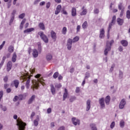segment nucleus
<instances>
[{
    "label": "nucleus",
    "instance_id": "6e6d98bb",
    "mask_svg": "<svg viewBox=\"0 0 130 130\" xmlns=\"http://www.w3.org/2000/svg\"><path fill=\"white\" fill-rule=\"evenodd\" d=\"M3 95H4V91H0V102L2 100V98H3Z\"/></svg>",
    "mask_w": 130,
    "mask_h": 130
},
{
    "label": "nucleus",
    "instance_id": "a18cd8bd",
    "mask_svg": "<svg viewBox=\"0 0 130 130\" xmlns=\"http://www.w3.org/2000/svg\"><path fill=\"white\" fill-rule=\"evenodd\" d=\"M41 44L40 43H38V51L39 52L41 53Z\"/></svg>",
    "mask_w": 130,
    "mask_h": 130
},
{
    "label": "nucleus",
    "instance_id": "c03bdc74",
    "mask_svg": "<svg viewBox=\"0 0 130 130\" xmlns=\"http://www.w3.org/2000/svg\"><path fill=\"white\" fill-rule=\"evenodd\" d=\"M126 18L127 19H130V11L129 10H127L126 11Z\"/></svg>",
    "mask_w": 130,
    "mask_h": 130
},
{
    "label": "nucleus",
    "instance_id": "13d9d810",
    "mask_svg": "<svg viewBox=\"0 0 130 130\" xmlns=\"http://www.w3.org/2000/svg\"><path fill=\"white\" fill-rule=\"evenodd\" d=\"M50 2H48L47 4H46V9H49V8H50Z\"/></svg>",
    "mask_w": 130,
    "mask_h": 130
},
{
    "label": "nucleus",
    "instance_id": "a19ab883",
    "mask_svg": "<svg viewBox=\"0 0 130 130\" xmlns=\"http://www.w3.org/2000/svg\"><path fill=\"white\" fill-rule=\"evenodd\" d=\"M119 77L121 79H122L123 77V73L121 71H119Z\"/></svg>",
    "mask_w": 130,
    "mask_h": 130
},
{
    "label": "nucleus",
    "instance_id": "4468645a",
    "mask_svg": "<svg viewBox=\"0 0 130 130\" xmlns=\"http://www.w3.org/2000/svg\"><path fill=\"white\" fill-rule=\"evenodd\" d=\"M51 37L54 42L56 41V33H55V32H54L53 30L51 31Z\"/></svg>",
    "mask_w": 130,
    "mask_h": 130
},
{
    "label": "nucleus",
    "instance_id": "49530a36",
    "mask_svg": "<svg viewBox=\"0 0 130 130\" xmlns=\"http://www.w3.org/2000/svg\"><path fill=\"white\" fill-rule=\"evenodd\" d=\"M57 77H58V72H56L53 75V78H54V79H56Z\"/></svg>",
    "mask_w": 130,
    "mask_h": 130
},
{
    "label": "nucleus",
    "instance_id": "aec40b11",
    "mask_svg": "<svg viewBox=\"0 0 130 130\" xmlns=\"http://www.w3.org/2000/svg\"><path fill=\"white\" fill-rule=\"evenodd\" d=\"M82 10H83L82 12L80 13L81 16H84L87 14V9H85V6H83Z\"/></svg>",
    "mask_w": 130,
    "mask_h": 130
},
{
    "label": "nucleus",
    "instance_id": "a878e982",
    "mask_svg": "<svg viewBox=\"0 0 130 130\" xmlns=\"http://www.w3.org/2000/svg\"><path fill=\"white\" fill-rule=\"evenodd\" d=\"M121 44L124 47H126V46H127L128 44V43H127V41H126V40H122L121 41Z\"/></svg>",
    "mask_w": 130,
    "mask_h": 130
},
{
    "label": "nucleus",
    "instance_id": "0eeeda50",
    "mask_svg": "<svg viewBox=\"0 0 130 130\" xmlns=\"http://www.w3.org/2000/svg\"><path fill=\"white\" fill-rule=\"evenodd\" d=\"M72 45H73V39H69L67 40V49H68V50H71Z\"/></svg>",
    "mask_w": 130,
    "mask_h": 130
},
{
    "label": "nucleus",
    "instance_id": "ddd939ff",
    "mask_svg": "<svg viewBox=\"0 0 130 130\" xmlns=\"http://www.w3.org/2000/svg\"><path fill=\"white\" fill-rule=\"evenodd\" d=\"M60 11H61V5H58L56 8L55 14L58 15L60 13Z\"/></svg>",
    "mask_w": 130,
    "mask_h": 130
},
{
    "label": "nucleus",
    "instance_id": "09e8293b",
    "mask_svg": "<svg viewBox=\"0 0 130 130\" xmlns=\"http://www.w3.org/2000/svg\"><path fill=\"white\" fill-rule=\"evenodd\" d=\"M61 13H63L64 15H68V12L64 10V8H63L61 10Z\"/></svg>",
    "mask_w": 130,
    "mask_h": 130
},
{
    "label": "nucleus",
    "instance_id": "dca6fc26",
    "mask_svg": "<svg viewBox=\"0 0 130 130\" xmlns=\"http://www.w3.org/2000/svg\"><path fill=\"white\" fill-rule=\"evenodd\" d=\"M36 96L35 95H32L31 97L28 101V104H32L33 103V101L35 100Z\"/></svg>",
    "mask_w": 130,
    "mask_h": 130
},
{
    "label": "nucleus",
    "instance_id": "b1692460",
    "mask_svg": "<svg viewBox=\"0 0 130 130\" xmlns=\"http://www.w3.org/2000/svg\"><path fill=\"white\" fill-rule=\"evenodd\" d=\"M25 23H26V19H23L20 23V30H22V29H23V27H24V24H25Z\"/></svg>",
    "mask_w": 130,
    "mask_h": 130
},
{
    "label": "nucleus",
    "instance_id": "864d4df0",
    "mask_svg": "<svg viewBox=\"0 0 130 130\" xmlns=\"http://www.w3.org/2000/svg\"><path fill=\"white\" fill-rule=\"evenodd\" d=\"M55 88H57L58 89H59V88H61V84H56L55 85Z\"/></svg>",
    "mask_w": 130,
    "mask_h": 130
},
{
    "label": "nucleus",
    "instance_id": "f3484780",
    "mask_svg": "<svg viewBox=\"0 0 130 130\" xmlns=\"http://www.w3.org/2000/svg\"><path fill=\"white\" fill-rule=\"evenodd\" d=\"M72 17H76L77 16V9L75 7L72 9Z\"/></svg>",
    "mask_w": 130,
    "mask_h": 130
},
{
    "label": "nucleus",
    "instance_id": "9b49d317",
    "mask_svg": "<svg viewBox=\"0 0 130 130\" xmlns=\"http://www.w3.org/2000/svg\"><path fill=\"white\" fill-rule=\"evenodd\" d=\"M12 67H13V63H12V61H9L7 65V72H9L11 71V70H12Z\"/></svg>",
    "mask_w": 130,
    "mask_h": 130
},
{
    "label": "nucleus",
    "instance_id": "7c9ffc66",
    "mask_svg": "<svg viewBox=\"0 0 130 130\" xmlns=\"http://www.w3.org/2000/svg\"><path fill=\"white\" fill-rule=\"evenodd\" d=\"M90 126L92 130H98L95 124H90Z\"/></svg>",
    "mask_w": 130,
    "mask_h": 130
},
{
    "label": "nucleus",
    "instance_id": "473e14b6",
    "mask_svg": "<svg viewBox=\"0 0 130 130\" xmlns=\"http://www.w3.org/2000/svg\"><path fill=\"white\" fill-rule=\"evenodd\" d=\"M39 26L42 30H45V26H44V24H43V23H40L39 24Z\"/></svg>",
    "mask_w": 130,
    "mask_h": 130
},
{
    "label": "nucleus",
    "instance_id": "a211bd4d",
    "mask_svg": "<svg viewBox=\"0 0 130 130\" xmlns=\"http://www.w3.org/2000/svg\"><path fill=\"white\" fill-rule=\"evenodd\" d=\"M105 102L106 105H109V103H110V96L108 95L106 97Z\"/></svg>",
    "mask_w": 130,
    "mask_h": 130
},
{
    "label": "nucleus",
    "instance_id": "2f4dec72",
    "mask_svg": "<svg viewBox=\"0 0 130 130\" xmlns=\"http://www.w3.org/2000/svg\"><path fill=\"white\" fill-rule=\"evenodd\" d=\"M124 124H125V122L123 120H121V121H120V127H121L122 128H123V127H124Z\"/></svg>",
    "mask_w": 130,
    "mask_h": 130
},
{
    "label": "nucleus",
    "instance_id": "412c9836",
    "mask_svg": "<svg viewBox=\"0 0 130 130\" xmlns=\"http://www.w3.org/2000/svg\"><path fill=\"white\" fill-rule=\"evenodd\" d=\"M32 56L34 57H37L38 56V51L36 49L32 50Z\"/></svg>",
    "mask_w": 130,
    "mask_h": 130
},
{
    "label": "nucleus",
    "instance_id": "37998d69",
    "mask_svg": "<svg viewBox=\"0 0 130 130\" xmlns=\"http://www.w3.org/2000/svg\"><path fill=\"white\" fill-rule=\"evenodd\" d=\"M76 99V96H71L70 99V102H74V101H75Z\"/></svg>",
    "mask_w": 130,
    "mask_h": 130
},
{
    "label": "nucleus",
    "instance_id": "603ef678",
    "mask_svg": "<svg viewBox=\"0 0 130 130\" xmlns=\"http://www.w3.org/2000/svg\"><path fill=\"white\" fill-rule=\"evenodd\" d=\"M25 17V13H22L19 16V19H23Z\"/></svg>",
    "mask_w": 130,
    "mask_h": 130
},
{
    "label": "nucleus",
    "instance_id": "4d7b16f0",
    "mask_svg": "<svg viewBox=\"0 0 130 130\" xmlns=\"http://www.w3.org/2000/svg\"><path fill=\"white\" fill-rule=\"evenodd\" d=\"M90 77V73L87 72L85 74V80H86V79H88V78H89Z\"/></svg>",
    "mask_w": 130,
    "mask_h": 130
},
{
    "label": "nucleus",
    "instance_id": "1a4fd4ad",
    "mask_svg": "<svg viewBox=\"0 0 130 130\" xmlns=\"http://www.w3.org/2000/svg\"><path fill=\"white\" fill-rule=\"evenodd\" d=\"M126 103V102H125V100H124V99H122L119 105L120 109H123Z\"/></svg>",
    "mask_w": 130,
    "mask_h": 130
},
{
    "label": "nucleus",
    "instance_id": "f257e3e1",
    "mask_svg": "<svg viewBox=\"0 0 130 130\" xmlns=\"http://www.w3.org/2000/svg\"><path fill=\"white\" fill-rule=\"evenodd\" d=\"M116 20V16L114 15L112 17V21L111 23L109 24V27L108 28V39H109V32L110 31V29H111L112 26L115 24V21Z\"/></svg>",
    "mask_w": 130,
    "mask_h": 130
},
{
    "label": "nucleus",
    "instance_id": "4be33fe9",
    "mask_svg": "<svg viewBox=\"0 0 130 130\" xmlns=\"http://www.w3.org/2000/svg\"><path fill=\"white\" fill-rule=\"evenodd\" d=\"M50 87H51V92L52 95L55 94V88H54V86L53 85V84H51Z\"/></svg>",
    "mask_w": 130,
    "mask_h": 130
},
{
    "label": "nucleus",
    "instance_id": "8fccbe9b",
    "mask_svg": "<svg viewBox=\"0 0 130 130\" xmlns=\"http://www.w3.org/2000/svg\"><path fill=\"white\" fill-rule=\"evenodd\" d=\"M114 67H115V64H113L111 66V69H110V73H112L113 71V69H114Z\"/></svg>",
    "mask_w": 130,
    "mask_h": 130
},
{
    "label": "nucleus",
    "instance_id": "f8f14e48",
    "mask_svg": "<svg viewBox=\"0 0 130 130\" xmlns=\"http://www.w3.org/2000/svg\"><path fill=\"white\" fill-rule=\"evenodd\" d=\"M91 108V100H88L86 101V111H89Z\"/></svg>",
    "mask_w": 130,
    "mask_h": 130
},
{
    "label": "nucleus",
    "instance_id": "bb28decb",
    "mask_svg": "<svg viewBox=\"0 0 130 130\" xmlns=\"http://www.w3.org/2000/svg\"><path fill=\"white\" fill-rule=\"evenodd\" d=\"M16 60H17V54L16 53H14L12 58V61L13 62H16Z\"/></svg>",
    "mask_w": 130,
    "mask_h": 130
},
{
    "label": "nucleus",
    "instance_id": "c9c22d12",
    "mask_svg": "<svg viewBox=\"0 0 130 130\" xmlns=\"http://www.w3.org/2000/svg\"><path fill=\"white\" fill-rule=\"evenodd\" d=\"M26 96H27V93H24V94H20L19 95V100H23V98L26 97Z\"/></svg>",
    "mask_w": 130,
    "mask_h": 130
},
{
    "label": "nucleus",
    "instance_id": "79ce46f5",
    "mask_svg": "<svg viewBox=\"0 0 130 130\" xmlns=\"http://www.w3.org/2000/svg\"><path fill=\"white\" fill-rule=\"evenodd\" d=\"M0 107L2 108L3 111H7V107L3 106V105H0Z\"/></svg>",
    "mask_w": 130,
    "mask_h": 130
},
{
    "label": "nucleus",
    "instance_id": "7ed1b4c3",
    "mask_svg": "<svg viewBox=\"0 0 130 130\" xmlns=\"http://www.w3.org/2000/svg\"><path fill=\"white\" fill-rule=\"evenodd\" d=\"M17 125L18 126L19 130H24L26 126V123L21 120H17Z\"/></svg>",
    "mask_w": 130,
    "mask_h": 130
},
{
    "label": "nucleus",
    "instance_id": "2eb2a0df",
    "mask_svg": "<svg viewBox=\"0 0 130 130\" xmlns=\"http://www.w3.org/2000/svg\"><path fill=\"white\" fill-rule=\"evenodd\" d=\"M105 37V31L104 28H102L100 30V38H104Z\"/></svg>",
    "mask_w": 130,
    "mask_h": 130
},
{
    "label": "nucleus",
    "instance_id": "5701e85b",
    "mask_svg": "<svg viewBox=\"0 0 130 130\" xmlns=\"http://www.w3.org/2000/svg\"><path fill=\"white\" fill-rule=\"evenodd\" d=\"M67 97H68V89H67V88H65L64 92L63 95V101H64V100H66Z\"/></svg>",
    "mask_w": 130,
    "mask_h": 130
},
{
    "label": "nucleus",
    "instance_id": "69168bd1",
    "mask_svg": "<svg viewBox=\"0 0 130 130\" xmlns=\"http://www.w3.org/2000/svg\"><path fill=\"white\" fill-rule=\"evenodd\" d=\"M94 14H99V10L98 9H94Z\"/></svg>",
    "mask_w": 130,
    "mask_h": 130
},
{
    "label": "nucleus",
    "instance_id": "e433bc0d",
    "mask_svg": "<svg viewBox=\"0 0 130 130\" xmlns=\"http://www.w3.org/2000/svg\"><path fill=\"white\" fill-rule=\"evenodd\" d=\"M67 29L66 27H63L62 29V33L63 35H66L67 34Z\"/></svg>",
    "mask_w": 130,
    "mask_h": 130
},
{
    "label": "nucleus",
    "instance_id": "e2e57ef3",
    "mask_svg": "<svg viewBox=\"0 0 130 130\" xmlns=\"http://www.w3.org/2000/svg\"><path fill=\"white\" fill-rule=\"evenodd\" d=\"M75 92L76 93H79L80 92V87H76Z\"/></svg>",
    "mask_w": 130,
    "mask_h": 130
},
{
    "label": "nucleus",
    "instance_id": "423d86ee",
    "mask_svg": "<svg viewBox=\"0 0 130 130\" xmlns=\"http://www.w3.org/2000/svg\"><path fill=\"white\" fill-rule=\"evenodd\" d=\"M44 81V80L42 78L38 79L37 81L35 82V88L36 89H38V87H39V83L42 84V85H43V84H44V82H43Z\"/></svg>",
    "mask_w": 130,
    "mask_h": 130
},
{
    "label": "nucleus",
    "instance_id": "39448f33",
    "mask_svg": "<svg viewBox=\"0 0 130 130\" xmlns=\"http://www.w3.org/2000/svg\"><path fill=\"white\" fill-rule=\"evenodd\" d=\"M23 80L26 81L25 84V87L26 89H29L30 88V82H31V77L29 75H26L23 78Z\"/></svg>",
    "mask_w": 130,
    "mask_h": 130
},
{
    "label": "nucleus",
    "instance_id": "9d476101",
    "mask_svg": "<svg viewBox=\"0 0 130 130\" xmlns=\"http://www.w3.org/2000/svg\"><path fill=\"white\" fill-rule=\"evenodd\" d=\"M99 103L101 105L102 109L105 108V103H104V98H102L99 100Z\"/></svg>",
    "mask_w": 130,
    "mask_h": 130
},
{
    "label": "nucleus",
    "instance_id": "c85d7f7f",
    "mask_svg": "<svg viewBox=\"0 0 130 130\" xmlns=\"http://www.w3.org/2000/svg\"><path fill=\"white\" fill-rule=\"evenodd\" d=\"M14 46H10L9 48H8V51L9 52H10V53H12V52H14Z\"/></svg>",
    "mask_w": 130,
    "mask_h": 130
},
{
    "label": "nucleus",
    "instance_id": "bf43d9fd",
    "mask_svg": "<svg viewBox=\"0 0 130 130\" xmlns=\"http://www.w3.org/2000/svg\"><path fill=\"white\" fill-rule=\"evenodd\" d=\"M8 80H9V77H8V76H5L4 78L5 83H7V82H8Z\"/></svg>",
    "mask_w": 130,
    "mask_h": 130
},
{
    "label": "nucleus",
    "instance_id": "0e129e2a",
    "mask_svg": "<svg viewBox=\"0 0 130 130\" xmlns=\"http://www.w3.org/2000/svg\"><path fill=\"white\" fill-rule=\"evenodd\" d=\"M124 11V10H123V9H122V10H121L120 14V17H122V16H123V12Z\"/></svg>",
    "mask_w": 130,
    "mask_h": 130
},
{
    "label": "nucleus",
    "instance_id": "680f3d73",
    "mask_svg": "<svg viewBox=\"0 0 130 130\" xmlns=\"http://www.w3.org/2000/svg\"><path fill=\"white\" fill-rule=\"evenodd\" d=\"M41 0H35L34 3V5H37L38 4V3H40V2Z\"/></svg>",
    "mask_w": 130,
    "mask_h": 130
},
{
    "label": "nucleus",
    "instance_id": "3c124183",
    "mask_svg": "<svg viewBox=\"0 0 130 130\" xmlns=\"http://www.w3.org/2000/svg\"><path fill=\"white\" fill-rule=\"evenodd\" d=\"M115 126V122L114 121H113L110 125L111 128H113L114 126Z\"/></svg>",
    "mask_w": 130,
    "mask_h": 130
},
{
    "label": "nucleus",
    "instance_id": "20e7f679",
    "mask_svg": "<svg viewBox=\"0 0 130 130\" xmlns=\"http://www.w3.org/2000/svg\"><path fill=\"white\" fill-rule=\"evenodd\" d=\"M38 35L40 36L42 40L45 42V43H48V38L43 31H40L38 32Z\"/></svg>",
    "mask_w": 130,
    "mask_h": 130
},
{
    "label": "nucleus",
    "instance_id": "6e6552de",
    "mask_svg": "<svg viewBox=\"0 0 130 130\" xmlns=\"http://www.w3.org/2000/svg\"><path fill=\"white\" fill-rule=\"evenodd\" d=\"M72 121L74 125H80V124L81 123L80 120L76 117L72 118Z\"/></svg>",
    "mask_w": 130,
    "mask_h": 130
},
{
    "label": "nucleus",
    "instance_id": "72a5a7b5",
    "mask_svg": "<svg viewBox=\"0 0 130 130\" xmlns=\"http://www.w3.org/2000/svg\"><path fill=\"white\" fill-rule=\"evenodd\" d=\"M88 27V22L87 21H85L82 24V28L83 29H86Z\"/></svg>",
    "mask_w": 130,
    "mask_h": 130
},
{
    "label": "nucleus",
    "instance_id": "c756f323",
    "mask_svg": "<svg viewBox=\"0 0 130 130\" xmlns=\"http://www.w3.org/2000/svg\"><path fill=\"white\" fill-rule=\"evenodd\" d=\"M47 60H51L52 59V55L51 54H48L46 56Z\"/></svg>",
    "mask_w": 130,
    "mask_h": 130
},
{
    "label": "nucleus",
    "instance_id": "338daca9",
    "mask_svg": "<svg viewBox=\"0 0 130 130\" xmlns=\"http://www.w3.org/2000/svg\"><path fill=\"white\" fill-rule=\"evenodd\" d=\"M9 86H10V84H7V83L5 84H4V88H5V89L8 88V87H9Z\"/></svg>",
    "mask_w": 130,
    "mask_h": 130
},
{
    "label": "nucleus",
    "instance_id": "774afa93",
    "mask_svg": "<svg viewBox=\"0 0 130 130\" xmlns=\"http://www.w3.org/2000/svg\"><path fill=\"white\" fill-rule=\"evenodd\" d=\"M47 113H51V108H49L47 110Z\"/></svg>",
    "mask_w": 130,
    "mask_h": 130
},
{
    "label": "nucleus",
    "instance_id": "ea45409f",
    "mask_svg": "<svg viewBox=\"0 0 130 130\" xmlns=\"http://www.w3.org/2000/svg\"><path fill=\"white\" fill-rule=\"evenodd\" d=\"M14 20H15V16H12L11 17L10 20V22H9V24L11 25V24H12V23H13V22H14Z\"/></svg>",
    "mask_w": 130,
    "mask_h": 130
},
{
    "label": "nucleus",
    "instance_id": "052dcab7",
    "mask_svg": "<svg viewBox=\"0 0 130 130\" xmlns=\"http://www.w3.org/2000/svg\"><path fill=\"white\" fill-rule=\"evenodd\" d=\"M58 130H66V127L64 126H61L59 127Z\"/></svg>",
    "mask_w": 130,
    "mask_h": 130
},
{
    "label": "nucleus",
    "instance_id": "5fc2aeb1",
    "mask_svg": "<svg viewBox=\"0 0 130 130\" xmlns=\"http://www.w3.org/2000/svg\"><path fill=\"white\" fill-rule=\"evenodd\" d=\"M18 100H19V97L16 95L13 99V101L14 102H17V101H18Z\"/></svg>",
    "mask_w": 130,
    "mask_h": 130
},
{
    "label": "nucleus",
    "instance_id": "393cba45",
    "mask_svg": "<svg viewBox=\"0 0 130 130\" xmlns=\"http://www.w3.org/2000/svg\"><path fill=\"white\" fill-rule=\"evenodd\" d=\"M34 28H29L24 30L23 32L24 33H30V32L34 31Z\"/></svg>",
    "mask_w": 130,
    "mask_h": 130
},
{
    "label": "nucleus",
    "instance_id": "f03ea898",
    "mask_svg": "<svg viewBox=\"0 0 130 130\" xmlns=\"http://www.w3.org/2000/svg\"><path fill=\"white\" fill-rule=\"evenodd\" d=\"M114 43V41L111 40L110 42H107V45L106 49L105 50V55H107L108 53V51H110V49H111V45Z\"/></svg>",
    "mask_w": 130,
    "mask_h": 130
},
{
    "label": "nucleus",
    "instance_id": "6ab92c4d",
    "mask_svg": "<svg viewBox=\"0 0 130 130\" xmlns=\"http://www.w3.org/2000/svg\"><path fill=\"white\" fill-rule=\"evenodd\" d=\"M124 20L122 19H121L120 18H118L117 19V22L118 25L120 26H121L123 24Z\"/></svg>",
    "mask_w": 130,
    "mask_h": 130
},
{
    "label": "nucleus",
    "instance_id": "58836bf2",
    "mask_svg": "<svg viewBox=\"0 0 130 130\" xmlns=\"http://www.w3.org/2000/svg\"><path fill=\"white\" fill-rule=\"evenodd\" d=\"M38 119H36L34 121V124L35 126H37L38 125V124H39L38 121H39V120H38Z\"/></svg>",
    "mask_w": 130,
    "mask_h": 130
},
{
    "label": "nucleus",
    "instance_id": "de8ad7c7",
    "mask_svg": "<svg viewBox=\"0 0 130 130\" xmlns=\"http://www.w3.org/2000/svg\"><path fill=\"white\" fill-rule=\"evenodd\" d=\"M5 44H6V41H3L2 45L0 46V50H2V49H3V48L5 46Z\"/></svg>",
    "mask_w": 130,
    "mask_h": 130
},
{
    "label": "nucleus",
    "instance_id": "f704fd0d",
    "mask_svg": "<svg viewBox=\"0 0 130 130\" xmlns=\"http://www.w3.org/2000/svg\"><path fill=\"white\" fill-rule=\"evenodd\" d=\"M118 9L120 10H124V7H123V6L122 5V3H119L118 5Z\"/></svg>",
    "mask_w": 130,
    "mask_h": 130
},
{
    "label": "nucleus",
    "instance_id": "4c0bfd02",
    "mask_svg": "<svg viewBox=\"0 0 130 130\" xmlns=\"http://www.w3.org/2000/svg\"><path fill=\"white\" fill-rule=\"evenodd\" d=\"M80 39V38H79V37H75L73 40V43H75L76 42H78V41H79V40Z\"/></svg>",
    "mask_w": 130,
    "mask_h": 130
},
{
    "label": "nucleus",
    "instance_id": "cd10ccee",
    "mask_svg": "<svg viewBox=\"0 0 130 130\" xmlns=\"http://www.w3.org/2000/svg\"><path fill=\"white\" fill-rule=\"evenodd\" d=\"M19 84H20V82H19V80H15L14 81V84L15 87V88L17 89L19 86Z\"/></svg>",
    "mask_w": 130,
    "mask_h": 130
}]
</instances>
